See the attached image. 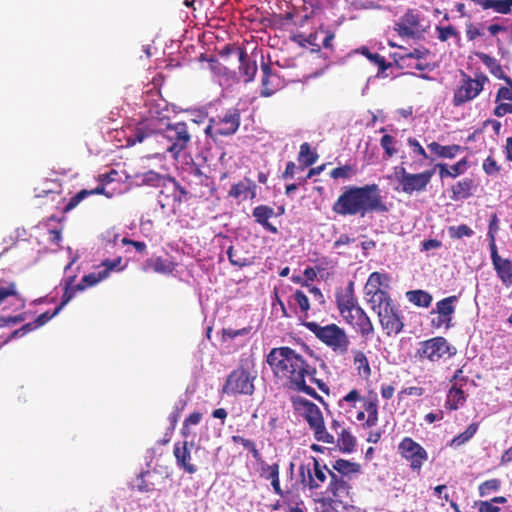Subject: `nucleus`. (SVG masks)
Listing matches in <instances>:
<instances>
[{"label": "nucleus", "mask_w": 512, "mask_h": 512, "mask_svg": "<svg viewBox=\"0 0 512 512\" xmlns=\"http://www.w3.org/2000/svg\"><path fill=\"white\" fill-rule=\"evenodd\" d=\"M266 361L274 376L283 381L286 388L323 401L315 389L307 384L308 379L310 383L316 384L320 391L329 394L328 385L322 379L316 378V368L294 349L288 346L273 348L267 355Z\"/></svg>", "instance_id": "nucleus-1"}, {"label": "nucleus", "mask_w": 512, "mask_h": 512, "mask_svg": "<svg viewBox=\"0 0 512 512\" xmlns=\"http://www.w3.org/2000/svg\"><path fill=\"white\" fill-rule=\"evenodd\" d=\"M158 96L157 93L148 94L145 100V105L149 107L148 118L137 124L132 130L131 134L127 138L129 145H135L142 143L145 139L160 133L164 139H166L169 145L166 151L169 152L174 158H177L179 154L187 148L191 140L187 124L185 122H177L174 124H167L164 129L158 127V120L160 119L159 105L155 106L148 103V101H154L153 97Z\"/></svg>", "instance_id": "nucleus-2"}, {"label": "nucleus", "mask_w": 512, "mask_h": 512, "mask_svg": "<svg viewBox=\"0 0 512 512\" xmlns=\"http://www.w3.org/2000/svg\"><path fill=\"white\" fill-rule=\"evenodd\" d=\"M332 211L340 216L364 217L368 213H386L388 206L383 201L377 184L346 186L333 203Z\"/></svg>", "instance_id": "nucleus-3"}, {"label": "nucleus", "mask_w": 512, "mask_h": 512, "mask_svg": "<svg viewBox=\"0 0 512 512\" xmlns=\"http://www.w3.org/2000/svg\"><path fill=\"white\" fill-rule=\"evenodd\" d=\"M302 325L307 328L325 346L338 355H345L350 346V338L346 331L335 323L322 325L315 321H304Z\"/></svg>", "instance_id": "nucleus-4"}, {"label": "nucleus", "mask_w": 512, "mask_h": 512, "mask_svg": "<svg viewBox=\"0 0 512 512\" xmlns=\"http://www.w3.org/2000/svg\"><path fill=\"white\" fill-rule=\"evenodd\" d=\"M361 472V465L339 458L332 462L328 471L329 483L326 492H335L338 497L352 495L351 481L354 475Z\"/></svg>", "instance_id": "nucleus-5"}, {"label": "nucleus", "mask_w": 512, "mask_h": 512, "mask_svg": "<svg viewBox=\"0 0 512 512\" xmlns=\"http://www.w3.org/2000/svg\"><path fill=\"white\" fill-rule=\"evenodd\" d=\"M403 165L404 163L402 162L400 166L394 168V177L399 184L397 190L406 195L425 192L431 183L435 168L419 173H410Z\"/></svg>", "instance_id": "nucleus-6"}, {"label": "nucleus", "mask_w": 512, "mask_h": 512, "mask_svg": "<svg viewBox=\"0 0 512 512\" xmlns=\"http://www.w3.org/2000/svg\"><path fill=\"white\" fill-rule=\"evenodd\" d=\"M430 28L427 16L417 8L408 9L396 22L395 31L400 37L421 39Z\"/></svg>", "instance_id": "nucleus-7"}, {"label": "nucleus", "mask_w": 512, "mask_h": 512, "mask_svg": "<svg viewBox=\"0 0 512 512\" xmlns=\"http://www.w3.org/2000/svg\"><path fill=\"white\" fill-rule=\"evenodd\" d=\"M293 403L296 409L303 410V417L313 430L314 437L317 441L327 444L335 443L334 436L327 432L322 412L315 403L302 397L294 399Z\"/></svg>", "instance_id": "nucleus-8"}, {"label": "nucleus", "mask_w": 512, "mask_h": 512, "mask_svg": "<svg viewBox=\"0 0 512 512\" xmlns=\"http://www.w3.org/2000/svg\"><path fill=\"white\" fill-rule=\"evenodd\" d=\"M461 76L460 84L453 94L452 102L454 106H461L475 99L482 92L485 83L488 82V77L483 73H477L475 78H471L462 71Z\"/></svg>", "instance_id": "nucleus-9"}, {"label": "nucleus", "mask_w": 512, "mask_h": 512, "mask_svg": "<svg viewBox=\"0 0 512 512\" xmlns=\"http://www.w3.org/2000/svg\"><path fill=\"white\" fill-rule=\"evenodd\" d=\"M397 452L413 472L417 475L421 474L423 465L428 460V452L421 444L407 436L399 442Z\"/></svg>", "instance_id": "nucleus-10"}, {"label": "nucleus", "mask_w": 512, "mask_h": 512, "mask_svg": "<svg viewBox=\"0 0 512 512\" xmlns=\"http://www.w3.org/2000/svg\"><path fill=\"white\" fill-rule=\"evenodd\" d=\"M456 354V348L441 336L433 337L419 343L416 356L419 360L437 362L441 358L451 357Z\"/></svg>", "instance_id": "nucleus-11"}, {"label": "nucleus", "mask_w": 512, "mask_h": 512, "mask_svg": "<svg viewBox=\"0 0 512 512\" xmlns=\"http://www.w3.org/2000/svg\"><path fill=\"white\" fill-rule=\"evenodd\" d=\"M255 377L243 366L233 370L223 386V393L228 395H252Z\"/></svg>", "instance_id": "nucleus-12"}, {"label": "nucleus", "mask_w": 512, "mask_h": 512, "mask_svg": "<svg viewBox=\"0 0 512 512\" xmlns=\"http://www.w3.org/2000/svg\"><path fill=\"white\" fill-rule=\"evenodd\" d=\"M239 125V110L230 109L222 117L210 119L208 126L205 128V133L212 138L230 136L238 130Z\"/></svg>", "instance_id": "nucleus-13"}, {"label": "nucleus", "mask_w": 512, "mask_h": 512, "mask_svg": "<svg viewBox=\"0 0 512 512\" xmlns=\"http://www.w3.org/2000/svg\"><path fill=\"white\" fill-rule=\"evenodd\" d=\"M312 464L307 465V475L305 476V466L301 465L299 468V472L301 475V483L311 492H318L323 488V485L326 483L328 478V471L330 468L327 467L326 464H323L316 457H311Z\"/></svg>", "instance_id": "nucleus-14"}, {"label": "nucleus", "mask_w": 512, "mask_h": 512, "mask_svg": "<svg viewBox=\"0 0 512 512\" xmlns=\"http://www.w3.org/2000/svg\"><path fill=\"white\" fill-rule=\"evenodd\" d=\"M194 442L187 440L178 441L173 446V456L176 460L177 467L187 474H195L198 471V466L192 459V448Z\"/></svg>", "instance_id": "nucleus-15"}, {"label": "nucleus", "mask_w": 512, "mask_h": 512, "mask_svg": "<svg viewBox=\"0 0 512 512\" xmlns=\"http://www.w3.org/2000/svg\"><path fill=\"white\" fill-rule=\"evenodd\" d=\"M381 327L388 336L398 334L403 330L404 323L398 310L392 304L387 309L384 308L377 313Z\"/></svg>", "instance_id": "nucleus-16"}, {"label": "nucleus", "mask_w": 512, "mask_h": 512, "mask_svg": "<svg viewBox=\"0 0 512 512\" xmlns=\"http://www.w3.org/2000/svg\"><path fill=\"white\" fill-rule=\"evenodd\" d=\"M343 318L362 337L369 338L374 334V326L368 315L360 306L357 309L345 315Z\"/></svg>", "instance_id": "nucleus-17"}, {"label": "nucleus", "mask_w": 512, "mask_h": 512, "mask_svg": "<svg viewBox=\"0 0 512 512\" xmlns=\"http://www.w3.org/2000/svg\"><path fill=\"white\" fill-rule=\"evenodd\" d=\"M327 497H322L318 503L317 512H343L351 506L353 496L338 497L335 492H327Z\"/></svg>", "instance_id": "nucleus-18"}, {"label": "nucleus", "mask_w": 512, "mask_h": 512, "mask_svg": "<svg viewBox=\"0 0 512 512\" xmlns=\"http://www.w3.org/2000/svg\"><path fill=\"white\" fill-rule=\"evenodd\" d=\"M257 194V185L256 183L245 177L242 181H239L233 184L228 191V196L239 201H245L247 199H254Z\"/></svg>", "instance_id": "nucleus-19"}, {"label": "nucleus", "mask_w": 512, "mask_h": 512, "mask_svg": "<svg viewBox=\"0 0 512 512\" xmlns=\"http://www.w3.org/2000/svg\"><path fill=\"white\" fill-rule=\"evenodd\" d=\"M261 70L263 74L261 80V96L269 97L281 87V79L278 74L272 71L269 63H262Z\"/></svg>", "instance_id": "nucleus-20"}, {"label": "nucleus", "mask_w": 512, "mask_h": 512, "mask_svg": "<svg viewBox=\"0 0 512 512\" xmlns=\"http://www.w3.org/2000/svg\"><path fill=\"white\" fill-rule=\"evenodd\" d=\"M239 74L245 83L255 79L258 67L255 59L251 58L246 49H238Z\"/></svg>", "instance_id": "nucleus-21"}, {"label": "nucleus", "mask_w": 512, "mask_h": 512, "mask_svg": "<svg viewBox=\"0 0 512 512\" xmlns=\"http://www.w3.org/2000/svg\"><path fill=\"white\" fill-rule=\"evenodd\" d=\"M475 55L488 68L489 72L493 76H495L498 79L504 80L508 85L507 87H512V79L505 74L502 66L500 65L496 58L483 52H476Z\"/></svg>", "instance_id": "nucleus-22"}, {"label": "nucleus", "mask_w": 512, "mask_h": 512, "mask_svg": "<svg viewBox=\"0 0 512 512\" xmlns=\"http://www.w3.org/2000/svg\"><path fill=\"white\" fill-rule=\"evenodd\" d=\"M280 466L278 463H273L271 465L262 461L261 472L260 475L266 480H270L271 486L275 494L279 496H283L284 492L280 485Z\"/></svg>", "instance_id": "nucleus-23"}, {"label": "nucleus", "mask_w": 512, "mask_h": 512, "mask_svg": "<svg viewBox=\"0 0 512 512\" xmlns=\"http://www.w3.org/2000/svg\"><path fill=\"white\" fill-rule=\"evenodd\" d=\"M94 194H103L107 198H111L113 196V193L106 191L104 183H101L95 189H91V190L82 189L81 191H79L77 194H75L74 196H72L69 199L68 203L63 208V213H68L69 211H71L72 209L77 207L78 204L82 200H84L86 197H88L90 195H94Z\"/></svg>", "instance_id": "nucleus-24"}, {"label": "nucleus", "mask_w": 512, "mask_h": 512, "mask_svg": "<svg viewBox=\"0 0 512 512\" xmlns=\"http://www.w3.org/2000/svg\"><path fill=\"white\" fill-rule=\"evenodd\" d=\"M274 215V209L268 205L256 206L252 211V216L258 224H260L265 230L276 234L278 233L277 227L269 222V219Z\"/></svg>", "instance_id": "nucleus-25"}, {"label": "nucleus", "mask_w": 512, "mask_h": 512, "mask_svg": "<svg viewBox=\"0 0 512 512\" xmlns=\"http://www.w3.org/2000/svg\"><path fill=\"white\" fill-rule=\"evenodd\" d=\"M508 101L498 104L494 109V115L497 117H503L510 113L512 114V87L501 86L496 94L495 102Z\"/></svg>", "instance_id": "nucleus-26"}, {"label": "nucleus", "mask_w": 512, "mask_h": 512, "mask_svg": "<svg viewBox=\"0 0 512 512\" xmlns=\"http://www.w3.org/2000/svg\"><path fill=\"white\" fill-rule=\"evenodd\" d=\"M365 295L368 297L371 309L375 313H379L380 310H383L384 308L387 309L393 304L389 293L382 289L365 291Z\"/></svg>", "instance_id": "nucleus-27"}, {"label": "nucleus", "mask_w": 512, "mask_h": 512, "mask_svg": "<svg viewBox=\"0 0 512 512\" xmlns=\"http://www.w3.org/2000/svg\"><path fill=\"white\" fill-rule=\"evenodd\" d=\"M158 473L156 470L142 471L137 475L134 487L141 493L153 492L156 489V479Z\"/></svg>", "instance_id": "nucleus-28"}, {"label": "nucleus", "mask_w": 512, "mask_h": 512, "mask_svg": "<svg viewBox=\"0 0 512 512\" xmlns=\"http://www.w3.org/2000/svg\"><path fill=\"white\" fill-rule=\"evenodd\" d=\"M165 190L178 206L189 199L188 191L174 177L170 176L166 179Z\"/></svg>", "instance_id": "nucleus-29"}, {"label": "nucleus", "mask_w": 512, "mask_h": 512, "mask_svg": "<svg viewBox=\"0 0 512 512\" xmlns=\"http://www.w3.org/2000/svg\"><path fill=\"white\" fill-rule=\"evenodd\" d=\"M468 167L469 163L467 158H462L450 167H448L446 163H437L434 168L439 170V177L444 179L448 177L456 178L463 174L468 169Z\"/></svg>", "instance_id": "nucleus-30"}, {"label": "nucleus", "mask_w": 512, "mask_h": 512, "mask_svg": "<svg viewBox=\"0 0 512 512\" xmlns=\"http://www.w3.org/2000/svg\"><path fill=\"white\" fill-rule=\"evenodd\" d=\"M427 147L436 156L445 159H453L459 152L465 149L464 147H461L460 145L457 144L444 146L435 141L429 143Z\"/></svg>", "instance_id": "nucleus-31"}, {"label": "nucleus", "mask_w": 512, "mask_h": 512, "mask_svg": "<svg viewBox=\"0 0 512 512\" xmlns=\"http://www.w3.org/2000/svg\"><path fill=\"white\" fill-rule=\"evenodd\" d=\"M363 408L367 412V419L363 427L371 428L378 423V399L376 395L363 399Z\"/></svg>", "instance_id": "nucleus-32"}, {"label": "nucleus", "mask_w": 512, "mask_h": 512, "mask_svg": "<svg viewBox=\"0 0 512 512\" xmlns=\"http://www.w3.org/2000/svg\"><path fill=\"white\" fill-rule=\"evenodd\" d=\"M337 306L342 317L359 307L352 288H349L343 295L337 297Z\"/></svg>", "instance_id": "nucleus-33"}, {"label": "nucleus", "mask_w": 512, "mask_h": 512, "mask_svg": "<svg viewBox=\"0 0 512 512\" xmlns=\"http://www.w3.org/2000/svg\"><path fill=\"white\" fill-rule=\"evenodd\" d=\"M466 401V396L461 387L454 384L448 391L445 407L449 410H457Z\"/></svg>", "instance_id": "nucleus-34"}, {"label": "nucleus", "mask_w": 512, "mask_h": 512, "mask_svg": "<svg viewBox=\"0 0 512 512\" xmlns=\"http://www.w3.org/2000/svg\"><path fill=\"white\" fill-rule=\"evenodd\" d=\"M473 188V179L465 178L452 186V198L454 200L466 199L471 196Z\"/></svg>", "instance_id": "nucleus-35"}, {"label": "nucleus", "mask_w": 512, "mask_h": 512, "mask_svg": "<svg viewBox=\"0 0 512 512\" xmlns=\"http://www.w3.org/2000/svg\"><path fill=\"white\" fill-rule=\"evenodd\" d=\"M483 9H493L500 14H508L511 11L512 0H472Z\"/></svg>", "instance_id": "nucleus-36"}, {"label": "nucleus", "mask_w": 512, "mask_h": 512, "mask_svg": "<svg viewBox=\"0 0 512 512\" xmlns=\"http://www.w3.org/2000/svg\"><path fill=\"white\" fill-rule=\"evenodd\" d=\"M318 160V154L311 150L309 143H303L300 145L298 154L299 169L304 170L305 168L312 166Z\"/></svg>", "instance_id": "nucleus-37"}, {"label": "nucleus", "mask_w": 512, "mask_h": 512, "mask_svg": "<svg viewBox=\"0 0 512 512\" xmlns=\"http://www.w3.org/2000/svg\"><path fill=\"white\" fill-rule=\"evenodd\" d=\"M147 266L159 274H171L175 269V263L162 257L151 258L147 261Z\"/></svg>", "instance_id": "nucleus-38"}, {"label": "nucleus", "mask_w": 512, "mask_h": 512, "mask_svg": "<svg viewBox=\"0 0 512 512\" xmlns=\"http://www.w3.org/2000/svg\"><path fill=\"white\" fill-rule=\"evenodd\" d=\"M406 297L409 302L415 306L428 308L432 303V295L424 290H410L406 292Z\"/></svg>", "instance_id": "nucleus-39"}, {"label": "nucleus", "mask_w": 512, "mask_h": 512, "mask_svg": "<svg viewBox=\"0 0 512 512\" xmlns=\"http://www.w3.org/2000/svg\"><path fill=\"white\" fill-rule=\"evenodd\" d=\"M493 266L502 283L506 287L512 286V262L508 259H502Z\"/></svg>", "instance_id": "nucleus-40"}, {"label": "nucleus", "mask_w": 512, "mask_h": 512, "mask_svg": "<svg viewBox=\"0 0 512 512\" xmlns=\"http://www.w3.org/2000/svg\"><path fill=\"white\" fill-rule=\"evenodd\" d=\"M391 278L388 274L373 272L369 275L364 291H373L381 289V286L387 287Z\"/></svg>", "instance_id": "nucleus-41"}, {"label": "nucleus", "mask_w": 512, "mask_h": 512, "mask_svg": "<svg viewBox=\"0 0 512 512\" xmlns=\"http://www.w3.org/2000/svg\"><path fill=\"white\" fill-rule=\"evenodd\" d=\"M458 297L455 295L446 297L436 303V309L432 313L441 314L452 319V315L455 312L454 303L457 302Z\"/></svg>", "instance_id": "nucleus-42"}, {"label": "nucleus", "mask_w": 512, "mask_h": 512, "mask_svg": "<svg viewBox=\"0 0 512 512\" xmlns=\"http://www.w3.org/2000/svg\"><path fill=\"white\" fill-rule=\"evenodd\" d=\"M395 64L400 69L430 70V64L427 61L412 60V58L407 57H398L395 59Z\"/></svg>", "instance_id": "nucleus-43"}, {"label": "nucleus", "mask_w": 512, "mask_h": 512, "mask_svg": "<svg viewBox=\"0 0 512 512\" xmlns=\"http://www.w3.org/2000/svg\"><path fill=\"white\" fill-rule=\"evenodd\" d=\"M337 445L344 453H351L356 445L355 437L346 429H341L337 435Z\"/></svg>", "instance_id": "nucleus-44"}, {"label": "nucleus", "mask_w": 512, "mask_h": 512, "mask_svg": "<svg viewBox=\"0 0 512 512\" xmlns=\"http://www.w3.org/2000/svg\"><path fill=\"white\" fill-rule=\"evenodd\" d=\"M359 391L357 389H352L347 395H345L342 399L339 400L338 405L345 412H350L351 408L356 407V403L362 401Z\"/></svg>", "instance_id": "nucleus-45"}, {"label": "nucleus", "mask_w": 512, "mask_h": 512, "mask_svg": "<svg viewBox=\"0 0 512 512\" xmlns=\"http://www.w3.org/2000/svg\"><path fill=\"white\" fill-rule=\"evenodd\" d=\"M478 427V423H471L463 433H460L451 440L450 446L459 447L468 442L476 434Z\"/></svg>", "instance_id": "nucleus-46"}, {"label": "nucleus", "mask_w": 512, "mask_h": 512, "mask_svg": "<svg viewBox=\"0 0 512 512\" xmlns=\"http://www.w3.org/2000/svg\"><path fill=\"white\" fill-rule=\"evenodd\" d=\"M506 502V497L496 496L490 501H480L477 503V505L479 512H500V508L495 504H505Z\"/></svg>", "instance_id": "nucleus-47"}, {"label": "nucleus", "mask_w": 512, "mask_h": 512, "mask_svg": "<svg viewBox=\"0 0 512 512\" xmlns=\"http://www.w3.org/2000/svg\"><path fill=\"white\" fill-rule=\"evenodd\" d=\"M76 276H69L64 280V292L61 298L60 304L57 306L60 310L63 309L65 305H67L75 296V293L72 289V284L75 282Z\"/></svg>", "instance_id": "nucleus-48"}, {"label": "nucleus", "mask_w": 512, "mask_h": 512, "mask_svg": "<svg viewBox=\"0 0 512 512\" xmlns=\"http://www.w3.org/2000/svg\"><path fill=\"white\" fill-rule=\"evenodd\" d=\"M231 439L234 443L241 444L244 448L249 450L252 453V456L255 460L258 461L261 459V454H260L259 450L256 448V444L254 441H252L250 439H246L239 435H233L231 437Z\"/></svg>", "instance_id": "nucleus-49"}, {"label": "nucleus", "mask_w": 512, "mask_h": 512, "mask_svg": "<svg viewBox=\"0 0 512 512\" xmlns=\"http://www.w3.org/2000/svg\"><path fill=\"white\" fill-rule=\"evenodd\" d=\"M168 177L169 176H163L150 170L143 175L142 182L150 186H162L165 189V183Z\"/></svg>", "instance_id": "nucleus-50"}, {"label": "nucleus", "mask_w": 512, "mask_h": 512, "mask_svg": "<svg viewBox=\"0 0 512 512\" xmlns=\"http://www.w3.org/2000/svg\"><path fill=\"white\" fill-rule=\"evenodd\" d=\"M501 488V481L499 479H489L482 482L479 487V495L481 497L488 496L491 492H496Z\"/></svg>", "instance_id": "nucleus-51"}, {"label": "nucleus", "mask_w": 512, "mask_h": 512, "mask_svg": "<svg viewBox=\"0 0 512 512\" xmlns=\"http://www.w3.org/2000/svg\"><path fill=\"white\" fill-rule=\"evenodd\" d=\"M436 31L438 33L437 38L441 42H446L450 38H456L457 40H460L459 32L452 25H448L445 27L436 26Z\"/></svg>", "instance_id": "nucleus-52"}, {"label": "nucleus", "mask_w": 512, "mask_h": 512, "mask_svg": "<svg viewBox=\"0 0 512 512\" xmlns=\"http://www.w3.org/2000/svg\"><path fill=\"white\" fill-rule=\"evenodd\" d=\"M318 33H322L321 48L333 51V41L335 39V33L329 30L328 28L324 27L323 25L318 27Z\"/></svg>", "instance_id": "nucleus-53"}, {"label": "nucleus", "mask_w": 512, "mask_h": 512, "mask_svg": "<svg viewBox=\"0 0 512 512\" xmlns=\"http://www.w3.org/2000/svg\"><path fill=\"white\" fill-rule=\"evenodd\" d=\"M396 140L393 136L389 134H385L382 136L380 140V145L384 150L386 157L391 158L397 153V149L395 147Z\"/></svg>", "instance_id": "nucleus-54"}, {"label": "nucleus", "mask_w": 512, "mask_h": 512, "mask_svg": "<svg viewBox=\"0 0 512 512\" xmlns=\"http://www.w3.org/2000/svg\"><path fill=\"white\" fill-rule=\"evenodd\" d=\"M227 256H228L229 262L233 266L242 268V267H245V266H248L251 264V262L248 258L238 255V252L236 250H234V247L232 245L229 246L227 249Z\"/></svg>", "instance_id": "nucleus-55"}, {"label": "nucleus", "mask_w": 512, "mask_h": 512, "mask_svg": "<svg viewBox=\"0 0 512 512\" xmlns=\"http://www.w3.org/2000/svg\"><path fill=\"white\" fill-rule=\"evenodd\" d=\"M201 419L202 414L200 412L191 413L183 422V426L181 429L182 436L187 438L191 434L190 426L199 424Z\"/></svg>", "instance_id": "nucleus-56"}, {"label": "nucleus", "mask_w": 512, "mask_h": 512, "mask_svg": "<svg viewBox=\"0 0 512 512\" xmlns=\"http://www.w3.org/2000/svg\"><path fill=\"white\" fill-rule=\"evenodd\" d=\"M293 299L299 306L300 311L304 314L305 317H307L308 311L310 309V302L306 294L302 290H296L293 294Z\"/></svg>", "instance_id": "nucleus-57"}, {"label": "nucleus", "mask_w": 512, "mask_h": 512, "mask_svg": "<svg viewBox=\"0 0 512 512\" xmlns=\"http://www.w3.org/2000/svg\"><path fill=\"white\" fill-rule=\"evenodd\" d=\"M473 230L466 224L449 227V235L451 238L461 239L473 235Z\"/></svg>", "instance_id": "nucleus-58"}, {"label": "nucleus", "mask_w": 512, "mask_h": 512, "mask_svg": "<svg viewBox=\"0 0 512 512\" xmlns=\"http://www.w3.org/2000/svg\"><path fill=\"white\" fill-rule=\"evenodd\" d=\"M354 364L357 366V369L359 371H361V369H363V373L365 376H369L371 374V368H370L368 359L362 351L355 352Z\"/></svg>", "instance_id": "nucleus-59"}, {"label": "nucleus", "mask_w": 512, "mask_h": 512, "mask_svg": "<svg viewBox=\"0 0 512 512\" xmlns=\"http://www.w3.org/2000/svg\"><path fill=\"white\" fill-rule=\"evenodd\" d=\"M107 278V271H99L98 273H89L81 279L85 287H92L98 284L103 279Z\"/></svg>", "instance_id": "nucleus-60"}, {"label": "nucleus", "mask_w": 512, "mask_h": 512, "mask_svg": "<svg viewBox=\"0 0 512 512\" xmlns=\"http://www.w3.org/2000/svg\"><path fill=\"white\" fill-rule=\"evenodd\" d=\"M354 173V168L351 165H344L336 167L330 172V177L333 179H347Z\"/></svg>", "instance_id": "nucleus-61"}, {"label": "nucleus", "mask_w": 512, "mask_h": 512, "mask_svg": "<svg viewBox=\"0 0 512 512\" xmlns=\"http://www.w3.org/2000/svg\"><path fill=\"white\" fill-rule=\"evenodd\" d=\"M321 39L322 33H318V28L307 35V40H305L308 45L312 46V52L319 53L321 51Z\"/></svg>", "instance_id": "nucleus-62"}, {"label": "nucleus", "mask_w": 512, "mask_h": 512, "mask_svg": "<svg viewBox=\"0 0 512 512\" xmlns=\"http://www.w3.org/2000/svg\"><path fill=\"white\" fill-rule=\"evenodd\" d=\"M27 318L26 313H21L15 316H0V327L15 325L25 321Z\"/></svg>", "instance_id": "nucleus-63"}, {"label": "nucleus", "mask_w": 512, "mask_h": 512, "mask_svg": "<svg viewBox=\"0 0 512 512\" xmlns=\"http://www.w3.org/2000/svg\"><path fill=\"white\" fill-rule=\"evenodd\" d=\"M483 170L487 175H495L499 173L500 166L493 157L488 156L483 162Z\"/></svg>", "instance_id": "nucleus-64"}]
</instances>
